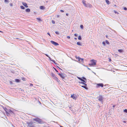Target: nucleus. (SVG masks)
<instances>
[{"label":"nucleus","mask_w":127,"mask_h":127,"mask_svg":"<svg viewBox=\"0 0 127 127\" xmlns=\"http://www.w3.org/2000/svg\"><path fill=\"white\" fill-rule=\"evenodd\" d=\"M33 120L36 122L40 124H42L44 123V122L42 121V120L41 119L38 118L33 119Z\"/></svg>","instance_id":"f257e3e1"},{"label":"nucleus","mask_w":127,"mask_h":127,"mask_svg":"<svg viewBox=\"0 0 127 127\" xmlns=\"http://www.w3.org/2000/svg\"><path fill=\"white\" fill-rule=\"evenodd\" d=\"M91 63L89 64V65L91 66H93L96 65V60L94 59L92 60L91 61Z\"/></svg>","instance_id":"f03ea898"},{"label":"nucleus","mask_w":127,"mask_h":127,"mask_svg":"<svg viewBox=\"0 0 127 127\" xmlns=\"http://www.w3.org/2000/svg\"><path fill=\"white\" fill-rule=\"evenodd\" d=\"M97 98H98V100L100 101L101 103H103V98L102 95H99V96Z\"/></svg>","instance_id":"7ed1b4c3"},{"label":"nucleus","mask_w":127,"mask_h":127,"mask_svg":"<svg viewBox=\"0 0 127 127\" xmlns=\"http://www.w3.org/2000/svg\"><path fill=\"white\" fill-rule=\"evenodd\" d=\"M57 74L62 78L63 80L64 79L65 77L64 75H66L64 73H57Z\"/></svg>","instance_id":"20e7f679"},{"label":"nucleus","mask_w":127,"mask_h":127,"mask_svg":"<svg viewBox=\"0 0 127 127\" xmlns=\"http://www.w3.org/2000/svg\"><path fill=\"white\" fill-rule=\"evenodd\" d=\"M96 85L97 87H103L104 85L102 83L97 84Z\"/></svg>","instance_id":"39448f33"},{"label":"nucleus","mask_w":127,"mask_h":127,"mask_svg":"<svg viewBox=\"0 0 127 127\" xmlns=\"http://www.w3.org/2000/svg\"><path fill=\"white\" fill-rule=\"evenodd\" d=\"M51 42L52 44L54 45L55 46H58L59 45V44L58 43L56 42L53 41H51Z\"/></svg>","instance_id":"423d86ee"},{"label":"nucleus","mask_w":127,"mask_h":127,"mask_svg":"<svg viewBox=\"0 0 127 127\" xmlns=\"http://www.w3.org/2000/svg\"><path fill=\"white\" fill-rule=\"evenodd\" d=\"M71 97L75 100L77 98L76 95L74 96V94L71 95Z\"/></svg>","instance_id":"0eeeda50"},{"label":"nucleus","mask_w":127,"mask_h":127,"mask_svg":"<svg viewBox=\"0 0 127 127\" xmlns=\"http://www.w3.org/2000/svg\"><path fill=\"white\" fill-rule=\"evenodd\" d=\"M4 109L5 111L6 114L8 115V114H9V113L8 112V110L6 107L4 108Z\"/></svg>","instance_id":"6e6552de"},{"label":"nucleus","mask_w":127,"mask_h":127,"mask_svg":"<svg viewBox=\"0 0 127 127\" xmlns=\"http://www.w3.org/2000/svg\"><path fill=\"white\" fill-rule=\"evenodd\" d=\"M82 2L84 6L86 7H88V6L87 5V4L86 3V1L84 0H83L82 1Z\"/></svg>","instance_id":"1a4fd4ad"},{"label":"nucleus","mask_w":127,"mask_h":127,"mask_svg":"<svg viewBox=\"0 0 127 127\" xmlns=\"http://www.w3.org/2000/svg\"><path fill=\"white\" fill-rule=\"evenodd\" d=\"M22 4L24 6H25L26 8L28 7V5L26 3L24 2H22Z\"/></svg>","instance_id":"9d476101"},{"label":"nucleus","mask_w":127,"mask_h":127,"mask_svg":"<svg viewBox=\"0 0 127 127\" xmlns=\"http://www.w3.org/2000/svg\"><path fill=\"white\" fill-rule=\"evenodd\" d=\"M51 75L53 78L54 79H55V78L56 77L55 75L53 73H51Z\"/></svg>","instance_id":"9b49d317"},{"label":"nucleus","mask_w":127,"mask_h":127,"mask_svg":"<svg viewBox=\"0 0 127 127\" xmlns=\"http://www.w3.org/2000/svg\"><path fill=\"white\" fill-rule=\"evenodd\" d=\"M78 61L80 62H83V59L82 58H80L79 57H78Z\"/></svg>","instance_id":"f8f14e48"},{"label":"nucleus","mask_w":127,"mask_h":127,"mask_svg":"<svg viewBox=\"0 0 127 127\" xmlns=\"http://www.w3.org/2000/svg\"><path fill=\"white\" fill-rule=\"evenodd\" d=\"M81 87H82L85 88V89H88V88L87 87V85L86 84V85H85L84 86H81Z\"/></svg>","instance_id":"ddd939ff"},{"label":"nucleus","mask_w":127,"mask_h":127,"mask_svg":"<svg viewBox=\"0 0 127 127\" xmlns=\"http://www.w3.org/2000/svg\"><path fill=\"white\" fill-rule=\"evenodd\" d=\"M15 81L17 83H18L20 82V80L19 79H15Z\"/></svg>","instance_id":"4468645a"},{"label":"nucleus","mask_w":127,"mask_h":127,"mask_svg":"<svg viewBox=\"0 0 127 127\" xmlns=\"http://www.w3.org/2000/svg\"><path fill=\"white\" fill-rule=\"evenodd\" d=\"M40 8L41 9L43 10L45 8V7L44 6H40Z\"/></svg>","instance_id":"2eb2a0df"},{"label":"nucleus","mask_w":127,"mask_h":127,"mask_svg":"<svg viewBox=\"0 0 127 127\" xmlns=\"http://www.w3.org/2000/svg\"><path fill=\"white\" fill-rule=\"evenodd\" d=\"M26 11L27 12H29L30 11V9L29 8H27L26 9Z\"/></svg>","instance_id":"dca6fc26"},{"label":"nucleus","mask_w":127,"mask_h":127,"mask_svg":"<svg viewBox=\"0 0 127 127\" xmlns=\"http://www.w3.org/2000/svg\"><path fill=\"white\" fill-rule=\"evenodd\" d=\"M118 51L120 53H122L123 52V50L122 49H119Z\"/></svg>","instance_id":"f3484780"},{"label":"nucleus","mask_w":127,"mask_h":127,"mask_svg":"<svg viewBox=\"0 0 127 127\" xmlns=\"http://www.w3.org/2000/svg\"><path fill=\"white\" fill-rule=\"evenodd\" d=\"M55 80H56L58 82H59L60 81V80H59L58 78L57 77L55 78Z\"/></svg>","instance_id":"a211bd4d"},{"label":"nucleus","mask_w":127,"mask_h":127,"mask_svg":"<svg viewBox=\"0 0 127 127\" xmlns=\"http://www.w3.org/2000/svg\"><path fill=\"white\" fill-rule=\"evenodd\" d=\"M77 45L80 46H81L82 44L80 42H77Z\"/></svg>","instance_id":"6ab92c4d"},{"label":"nucleus","mask_w":127,"mask_h":127,"mask_svg":"<svg viewBox=\"0 0 127 127\" xmlns=\"http://www.w3.org/2000/svg\"><path fill=\"white\" fill-rule=\"evenodd\" d=\"M105 1L107 4H110V1L108 0H106Z\"/></svg>","instance_id":"aec40b11"},{"label":"nucleus","mask_w":127,"mask_h":127,"mask_svg":"<svg viewBox=\"0 0 127 127\" xmlns=\"http://www.w3.org/2000/svg\"><path fill=\"white\" fill-rule=\"evenodd\" d=\"M79 83H80V84H84V85H86V84L84 83L83 82H79Z\"/></svg>","instance_id":"412c9836"},{"label":"nucleus","mask_w":127,"mask_h":127,"mask_svg":"<svg viewBox=\"0 0 127 127\" xmlns=\"http://www.w3.org/2000/svg\"><path fill=\"white\" fill-rule=\"evenodd\" d=\"M21 8L23 9H25V7L21 5L20 6Z\"/></svg>","instance_id":"4be33fe9"},{"label":"nucleus","mask_w":127,"mask_h":127,"mask_svg":"<svg viewBox=\"0 0 127 127\" xmlns=\"http://www.w3.org/2000/svg\"><path fill=\"white\" fill-rule=\"evenodd\" d=\"M4 2L6 3H8L9 2V1L8 0H4Z\"/></svg>","instance_id":"5701e85b"},{"label":"nucleus","mask_w":127,"mask_h":127,"mask_svg":"<svg viewBox=\"0 0 127 127\" xmlns=\"http://www.w3.org/2000/svg\"><path fill=\"white\" fill-rule=\"evenodd\" d=\"M78 39L79 40H81L82 39V38L80 35H79V36L78 37Z\"/></svg>","instance_id":"b1692460"},{"label":"nucleus","mask_w":127,"mask_h":127,"mask_svg":"<svg viewBox=\"0 0 127 127\" xmlns=\"http://www.w3.org/2000/svg\"><path fill=\"white\" fill-rule=\"evenodd\" d=\"M105 43H106L107 44L109 45L110 44L109 42L107 40H106Z\"/></svg>","instance_id":"393cba45"},{"label":"nucleus","mask_w":127,"mask_h":127,"mask_svg":"<svg viewBox=\"0 0 127 127\" xmlns=\"http://www.w3.org/2000/svg\"><path fill=\"white\" fill-rule=\"evenodd\" d=\"M80 80L86 83V82L83 79L81 78Z\"/></svg>","instance_id":"a878e982"},{"label":"nucleus","mask_w":127,"mask_h":127,"mask_svg":"<svg viewBox=\"0 0 127 127\" xmlns=\"http://www.w3.org/2000/svg\"><path fill=\"white\" fill-rule=\"evenodd\" d=\"M22 79L24 81H25L26 80V78L23 77H22Z\"/></svg>","instance_id":"bb28decb"},{"label":"nucleus","mask_w":127,"mask_h":127,"mask_svg":"<svg viewBox=\"0 0 127 127\" xmlns=\"http://www.w3.org/2000/svg\"><path fill=\"white\" fill-rule=\"evenodd\" d=\"M36 19L39 21H41V20L40 18H36Z\"/></svg>","instance_id":"cd10ccee"},{"label":"nucleus","mask_w":127,"mask_h":127,"mask_svg":"<svg viewBox=\"0 0 127 127\" xmlns=\"http://www.w3.org/2000/svg\"><path fill=\"white\" fill-rule=\"evenodd\" d=\"M80 27L82 29H83V26L82 25H81L80 26Z\"/></svg>","instance_id":"c85d7f7f"},{"label":"nucleus","mask_w":127,"mask_h":127,"mask_svg":"<svg viewBox=\"0 0 127 127\" xmlns=\"http://www.w3.org/2000/svg\"><path fill=\"white\" fill-rule=\"evenodd\" d=\"M8 112H11L12 113H13V111L12 110H10V109L8 110Z\"/></svg>","instance_id":"c756f323"},{"label":"nucleus","mask_w":127,"mask_h":127,"mask_svg":"<svg viewBox=\"0 0 127 127\" xmlns=\"http://www.w3.org/2000/svg\"><path fill=\"white\" fill-rule=\"evenodd\" d=\"M28 126L30 125H32V123L31 122L28 123Z\"/></svg>","instance_id":"7c9ffc66"},{"label":"nucleus","mask_w":127,"mask_h":127,"mask_svg":"<svg viewBox=\"0 0 127 127\" xmlns=\"http://www.w3.org/2000/svg\"><path fill=\"white\" fill-rule=\"evenodd\" d=\"M124 112L126 113H127V109H125L124 110Z\"/></svg>","instance_id":"2f4dec72"},{"label":"nucleus","mask_w":127,"mask_h":127,"mask_svg":"<svg viewBox=\"0 0 127 127\" xmlns=\"http://www.w3.org/2000/svg\"><path fill=\"white\" fill-rule=\"evenodd\" d=\"M102 44H103V45H104V46H105V42L104 41H103V42H102Z\"/></svg>","instance_id":"473e14b6"},{"label":"nucleus","mask_w":127,"mask_h":127,"mask_svg":"<svg viewBox=\"0 0 127 127\" xmlns=\"http://www.w3.org/2000/svg\"><path fill=\"white\" fill-rule=\"evenodd\" d=\"M123 9L124 10H127V8L126 7H124Z\"/></svg>","instance_id":"72a5a7b5"},{"label":"nucleus","mask_w":127,"mask_h":127,"mask_svg":"<svg viewBox=\"0 0 127 127\" xmlns=\"http://www.w3.org/2000/svg\"><path fill=\"white\" fill-rule=\"evenodd\" d=\"M52 22L53 24H55V21L53 20H52Z\"/></svg>","instance_id":"f704fd0d"},{"label":"nucleus","mask_w":127,"mask_h":127,"mask_svg":"<svg viewBox=\"0 0 127 127\" xmlns=\"http://www.w3.org/2000/svg\"><path fill=\"white\" fill-rule=\"evenodd\" d=\"M53 68H54V69L57 72H58V71L56 69V68H55L53 67Z\"/></svg>","instance_id":"c9c22d12"},{"label":"nucleus","mask_w":127,"mask_h":127,"mask_svg":"<svg viewBox=\"0 0 127 127\" xmlns=\"http://www.w3.org/2000/svg\"><path fill=\"white\" fill-rule=\"evenodd\" d=\"M55 33L57 34H59V32L57 31L55 32Z\"/></svg>","instance_id":"e433bc0d"},{"label":"nucleus","mask_w":127,"mask_h":127,"mask_svg":"<svg viewBox=\"0 0 127 127\" xmlns=\"http://www.w3.org/2000/svg\"><path fill=\"white\" fill-rule=\"evenodd\" d=\"M114 13H115V14H118V12H117L116 11L114 10Z\"/></svg>","instance_id":"4c0bfd02"},{"label":"nucleus","mask_w":127,"mask_h":127,"mask_svg":"<svg viewBox=\"0 0 127 127\" xmlns=\"http://www.w3.org/2000/svg\"><path fill=\"white\" fill-rule=\"evenodd\" d=\"M82 78H83V79L84 80H86V78L85 77H84V76L83 77H82Z\"/></svg>","instance_id":"58836bf2"},{"label":"nucleus","mask_w":127,"mask_h":127,"mask_svg":"<svg viewBox=\"0 0 127 127\" xmlns=\"http://www.w3.org/2000/svg\"><path fill=\"white\" fill-rule=\"evenodd\" d=\"M51 61H52V62H53L55 64H56V63L55 62V60H51Z\"/></svg>","instance_id":"ea45409f"},{"label":"nucleus","mask_w":127,"mask_h":127,"mask_svg":"<svg viewBox=\"0 0 127 127\" xmlns=\"http://www.w3.org/2000/svg\"><path fill=\"white\" fill-rule=\"evenodd\" d=\"M9 82H10V84H11V85H12L13 84V83L11 81H9Z\"/></svg>","instance_id":"a19ab883"},{"label":"nucleus","mask_w":127,"mask_h":127,"mask_svg":"<svg viewBox=\"0 0 127 127\" xmlns=\"http://www.w3.org/2000/svg\"><path fill=\"white\" fill-rule=\"evenodd\" d=\"M10 6H13V4L12 3H10Z\"/></svg>","instance_id":"79ce46f5"},{"label":"nucleus","mask_w":127,"mask_h":127,"mask_svg":"<svg viewBox=\"0 0 127 127\" xmlns=\"http://www.w3.org/2000/svg\"><path fill=\"white\" fill-rule=\"evenodd\" d=\"M74 36L76 37H77L78 35V34L77 33H75L74 34Z\"/></svg>","instance_id":"37998d69"},{"label":"nucleus","mask_w":127,"mask_h":127,"mask_svg":"<svg viewBox=\"0 0 127 127\" xmlns=\"http://www.w3.org/2000/svg\"><path fill=\"white\" fill-rule=\"evenodd\" d=\"M77 78L78 79H79V80H80L81 79V78H80V77H78V76H77Z\"/></svg>","instance_id":"c03bdc74"},{"label":"nucleus","mask_w":127,"mask_h":127,"mask_svg":"<svg viewBox=\"0 0 127 127\" xmlns=\"http://www.w3.org/2000/svg\"><path fill=\"white\" fill-rule=\"evenodd\" d=\"M45 55H46L47 57H49V56L47 54H45Z\"/></svg>","instance_id":"a18cd8bd"},{"label":"nucleus","mask_w":127,"mask_h":127,"mask_svg":"<svg viewBox=\"0 0 127 127\" xmlns=\"http://www.w3.org/2000/svg\"><path fill=\"white\" fill-rule=\"evenodd\" d=\"M89 5V7H92V5L90 4V5Z\"/></svg>","instance_id":"49530a36"},{"label":"nucleus","mask_w":127,"mask_h":127,"mask_svg":"<svg viewBox=\"0 0 127 127\" xmlns=\"http://www.w3.org/2000/svg\"><path fill=\"white\" fill-rule=\"evenodd\" d=\"M67 37L68 39H70V37L69 36H67Z\"/></svg>","instance_id":"de8ad7c7"},{"label":"nucleus","mask_w":127,"mask_h":127,"mask_svg":"<svg viewBox=\"0 0 127 127\" xmlns=\"http://www.w3.org/2000/svg\"><path fill=\"white\" fill-rule=\"evenodd\" d=\"M57 67H58L59 69L62 70V69H61L59 67V66H57Z\"/></svg>","instance_id":"09e8293b"},{"label":"nucleus","mask_w":127,"mask_h":127,"mask_svg":"<svg viewBox=\"0 0 127 127\" xmlns=\"http://www.w3.org/2000/svg\"><path fill=\"white\" fill-rule=\"evenodd\" d=\"M48 58L51 61V60H52V59L50 57H49Z\"/></svg>","instance_id":"8fccbe9b"},{"label":"nucleus","mask_w":127,"mask_h":127,"mask_svg":"<svg viewBox=\"0 0 127 127\" xmlns=\"http://www.w3.org/2000/svg\"><path fill=\"white\" fill-rule=\"evenodd\" d=\"M60 11L62 12H64V11L63 10H60Z\"/></svg>","instance_id":"3c124183"},{"label":"nucleus","mask_w":127,"mask_h":127,"mask_svg":"<svg viewBox=\"0 0 127 127\" xmlns=\"http://www.w3.org/2000/svg\"><path fill=\"white\" fill-rule=\"evenodd\" d=\"M85 66L87 67V68L89 70H91V69L90 68L87 67V66Z\"/></svg>","instance_id":"603ef678"},{"label":"nucleus","mask_w":127,"mask_h":127,"mask_svg":"<svg viewBox=\"0 0 127 127\" xmlns=\"http://www.w3.org/2000/svg\"><path fill=\"white\" fill-rule=\"evenodd\" d=\"M30 86L31 87L33 85V84H31V83L30 84Z\"/></svg>","instance_id":"864d4df0"},{"label":"nucleus","mask_w":127,"mask_h":127,"mask_svg":"<svg viewBox=\"0 0 127 127\" xmlns=\"http://www.w3.org/2000/svg\"><path fill=\"white\" fill-rule=\"evenodd\" d=\"M89 5H90V4L89 3H88L87 4V5L88 6V7H89Z\"/></svg>","instance_id":"5fc2aeb1"},{"label":"nucleus","mask_w":127,"mask_h":127,"mask_svg":"<svg viewBox=\"0 0 127 127\" xmlns=\"http://www.w3.org/2000/svg\"><path fill=\"white\" fill-rule=\"evenodd\" d=\"M59 17V15H57V18H58Z\"/></svg>","instance_id":"6e6d98bb"},{"label":"nucleus","mask_w":127,"mask_h":127,"mask_svg":"<svg viewBox=\"0 0 127 127\" xmlns=\"http://www.w3.org/2000/svg\"><path fill=\"white\" fill-rule=\"evenodd\" d=\"M47 34H48V35H50V36H50V33H48H48H47Z\"/></svg>","instance_id":"4d7b16f0"},{"label":"nucleus","mask_w":127,"mask_h":127,"mask_svg":"<svg viewBox=\"0 0 127 127\" xmlns=\"http://www.w3.org/2000/svg\"><path fill=\"white\" fill-rule=\"evenodd\" d=\"M29 127H34V126H30Z\"/></svg>","instance_id":"13d9d810"},{"label":"nucleus","mask_w":127,"mask_h":127,"mask_svg":"<svg viewBox=\"0 0 127 127\" xmlns=\"http://www.w3.org/2000/svg\"><path fill=\"white\" fill-rule=\"evenodd\" d=\"M115 105H114L113 106V108H114L115 107Z\"/></svg>","instance_id":"bf43d9fd"},{"label":"nucleus","mask_w":127,"mask_h":127,"mask_svg":"<svg viewBox=\"0 0 127 127\" xmlns=\"http://www.w3.org/2000/svg\"><path fill=\"white\" fill-rule=\"evenodd\" d=\"M123 122L124 123H126V121H124Z\"/></svg>","instance_id":"052dcab7"},{"label":"nucleus","mask_w":127,"mask_h":127,"mask_svg":"<svg viewBox=\"0 0 127 127\" xmlns=\"http://www.w3.org/2000/svg\"><path fill=\"white\" fill-rule=\"evenodd\" d=\"M66 15L67 16H68V14H67V13H66Z\"/></svg>","instance_id":"680f3d73"},{"label":"nucleus","mask_w":127,"mask_h":127,"mask_svg":"<svg viewBox=\"0 0 127 127\" xmlns=\"http://www.w3.org/2000/svg\"><path fill=\"white\" fill-rule=\"evenodd\" d=\"M74 39L75 40H76V39H77V38H74Z\"/></svg>","instance_id":"e2e57ef3"},{"label":"nucleus","mask_w":127,"mask_h":127,"mask_svg":"<svg viewBox=\"0 0 127 127\" xmlns=\"http://www.w3.org/2000/svg\"><path fill=\"white\" fill-rule=\"evenodd\" d=\"M76 59H78V57H76Z\"/></svg>","instance_id":"0e129e2a"},{"label":"nucleus","mask_w":127,"mask_h":127,"mask_svg":"<svg viewBox=\"0 0 127 127\" xmlns=\"http://www.w3.org/2000/svg\"><path fill=\"white\" fill-rule=\"evenodd\" d=\"M106 37H108V35H106Z\"/></svg>","instance_id":"69168bd1"},{"label":"nucleus","mask_w":127,"mask_h":127,"mask_svg":"<svg viewBox=\"0 0 127 127\" xmlns=\"http://www.w3.org/2000/svg\"><path fill=\"white\" fill-rule=\"evenodd\" d=\"M111 61V60L110 59V60H109V61Z\"/></svg>","instance_id":"338daca9"},{"label":"nucleus","mask_w":127,"mask_h":127,"mask_svg":"<svg viewBox=\"0 0 127 127\" xmlns=\"http://www.w3.org/2000/svg\"><path fill=\"white\" fill-rule=\"evenodd\" d=\"M60 127H63L61 126H60Z\"/></svg>","instance_id":"774afa93"}]
</instances>
